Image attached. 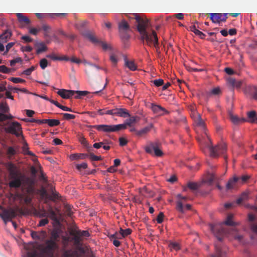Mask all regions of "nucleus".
<instances>
[{"label":"nucleus","instance_id":"obj_1","mask_svg":"<svg viewBox=\"0 0 257 257\" xmlns=\"http://www.w3.org/2000/svg\"><path fill=\"white\" fill-rule=\"evenodd\" d=\"M132 19L136 20L137 24V29L140 35V39L144 43L151 46L153 45L158 50V38L156 32L150 28L151 23L148 19L145 16L134 14Z\"/></svg>","mask_w":257,"mask_h":257},{"label":"nucleus","instance_id":"obj_2","mask_svg":"<svg viewBox=\"0 0 257 257\" xmlns=\"http://www.w3.org/2000/svg\"><path fill=\"white\" fill-rule=\"evenodd\" d=\"M61 233L60 229H54L51 233L50 239L45 241L42 249V253L34 247L33 249L27 252L26 257H43V255L53 257L55 251L59 248L57 242L59 240Z\"/></svg>","mask_w":257,"mask_h":257},{"label":"nucleus","instance_id":"obj_3","mask_svg":"<svg viewBox=\"0 0 257 257\" xmlns=\"http://www.w3.org/2000/svg\"><path fill=\"white\" fill-rule=\"evenodd\" d=\"M7 167L10 174V181L9 183L10 187L19 188L22 186L24 181L27 185V193L29 195L33 194L35 193L34 181L32 179L29 177L25 178V176L17 170L15 165L12 163H8Z\"/></svg>","mask_w":257,"mask_h":257},{"label":"nucleus","instance_id":"obj_4","mask_svg":"<svg viewBox=\"0 0 257 257\" xmlns=\"http://www.w3.org/2000/svg\"><path fill=\"white\" fill-rule=\"evenodd\" d=\"M136 122V117L132 116L129 119L125 120L124 123L119 124L116 125H90V128H95L98 131L103 132L105 133H110L117 132L121 130H124L126 128L127 126H131L133 123Z\"/></svg>","mask_w":257,"mask_h":257},{"label":"nucleus","instance_id":"obj_5","mask_svg":"<svg viewBox=\"0 0 257 257\" xmlns=\"http://www.w3.org/2000/svg\"><path fill=\"white\" fill-rule=\"evenodd\" d=\"M206 147L210 152V155L213 158L218 157L220 155H223L226 151V145L225 143H221L215 147L207 143Z\"/></svg>","mask_w":257,"mask_h":257},{"label":"nucleus","instance_id":"obj_6","mask_svg":"<svg viewBox=\"0 0 257 257\" xmlns=\"http://www.w3.org/2000/svg\"><path fill=\"white\" fill-rule=\"evenodd\" d=\"M82 35L86 38L88 39L94 45L101 46L104 50L111 49V47L110 46L107 45L105 42L98 39L91 31H85L82 33Z\"/></svg>","mask_w":257,"mask_h":257},{"label":"nucleus","instance_id":"obj_7","mask_svg":"<svg viewBox=\"0 0 257 257\" xmlns=\"http://www.w3.org/2000/svg\"><path fill=\"white\" fill-rule=\"evenodd\" d=\"M5 125H8L7 127L5 128V131L7 133L15 135L18 137L22 135V128L19 122H8Z\"/></svg>","mask_w":257,"mask_h":257},{"label":"nucleus","instance_id":"obj_8","mask_svg":"<svg viewBox=\"0 0 257 257\" xmlns=\"http://www.w3.org/2000/svg\"><path fill=\"white\" fill-rule=\"evenodd\" d=\"M145 151L148 153L154 155L157 157H161L163 153L160 149V144L158 142L151 143L145 147Z\"/></svg>","mask_w":257,"mask_h":257},{"label":"nucleus","instance_id":"obj_9","mask_svg":"<svg viewBox=\"0 0 257 257\" xmlns=\"http://www.w3.org/2000/svg\"><path fill=\"white\" fill-rule=\"evenodd\" d=\"M210 230L214 233L217 238L221 241L222 239V235L226 233L225 230L222 227V224H212L209 225Z\"/></svg>","mask_w":257,"mask_h":257},{"label":"nucleus","instance_id":"obj_10","mask_svg":"<svg viewBox=\"0 0 257 257\" xmlns=\"http://www.w3.org/2000/svg\"><path fill=\"white\" fill-rule=\"evenodd\" d=\"M9 107L6 103L2 102L0 103V121L11 119L13 118V116L11 114H5L9 112Z\"/></svg>","mask_w":257,"mask_h":257},{"label":"nucleus","instance_id":"obj_11","mask_svg":"<svg viewBox=\"0 0 257 257\" xmlns=\"http://www.w3.org/2000/svg\"><path fill=\"white\" fill-rule=\"evenodd\" d=\"M228 13H210L209 14L212 23L218 24L225 22L228 18Z\"/></svg>","mask_w":257,"mask_h":257},{"label":"nucleus","instance_id":"obj_12","mask_svg":"<svg viewBox=\"0 0 257 257\" xmlns=\"http://www.w3.org/2000/svg\"><path fill=\"white\" fill-rule=\"evenodd\" d=\"M17 215L16 211L11 208L10 209H5L0 214L5 223L6 224L8 221H10L12 219L15 218Z\"/></svg>","mask_w":257,"mask_h":257},{"label":"nucleus","instance_id":"obj_13","mask_svg":"<svg viewBox=\"0 0 257 257\" xmlns=\"http://www.w3.org/2000/svg\"><path fill=\"white\" fill-rule=\"evenodd\" d=\"M67 14L66 13H49V14H43V13H36V16L38 19H42L46 17H50L52 19H56V18H63L66 16Z\"/></svg>","mask_w":257,"mask_h":257},{"label":"nucleus","instance_id":"obj_14","mask_svg":"<svg viewBox=\"0 0 257 257\" xmlns=\"http://www.w3.org/2000/svg\"><path fill=\"white\" fill-rule=\"evenodd\" d=\"M57 94L64 99H69L75 94V92L74 90L62 89L59 90Z\"/></svg>","mask_w":257,"mask_h":257},{"label":"nucleus","instance_id":"obj_15","mask_svg":"<svg viewBox=\"0 0 257 257\" xmlns=\"http://www.w3.org/2000/svg\"><path fill=\"white\" fill-rule=\"evenodd\" d=\"M151 108L154 113L158 115H163L164 113H168V111L161 105L152 103Z\"/></svg>","mask_w":257,"mask_h":257},{"label":"nucleus","instance_id":"obj_16","mask_svg":"<svg viewBox=\"0 0 257 257\" xmlns=\"http://www.w3.org/2000/svg\"><path fill=\"white\" fill-rule=\"evenodd\" d=\"M191 206L190 204H186L184 206L183 204V201L181 200H178L176 202V209L177 211L181 213H184L186 210H190Z\"/></svg>","mask_w":257,"mask_h":257},{"label":"nucleus","instance_id":"obj_17","mask_svg":"<svg viewBox=\"0 0 257 257\" xmlns=\"http://www.w3.org/2000/svg\"><path fill=\"white\" fill-rule=\"evenodd\" d=\"M115 115L125 118L130 116V114L128 110L125 108H115Z\"/></svg>","mask_w":257,"mask_h":257},{"label":"nucleus","instance_id":"obj_18","mask_svg":"<svg viewBox=\"0 0 257 257\" xmlns=\"http://www.w3.org/2000/svg\"><path fill=\"white\" fill-rule=\"evenodd\" d=\"M240 181L239 178L237 177H234L233 178L229 179L226 185V188L227 190H230L234 188L238 182Z\"/></svg>","mask_w":257,"mask_h":257},{"label":"nucleus","instance_id":"obj_19","mask_svg":"<svg viewBox=\"0 0 257 257\" xmlns=\"http://www.w3.org/2000/svg\"><path fill=\"white\" fill-rule=\"evenodd\" d=\"M153 127V125L150 124L149 125L142 128L136 132V136L139 137H142L146 136Z\"/></svg>","mask_w":257,"mask_h":257},{"label":"nucleus","instance_id":"obj_20","mask_svg":"<svg viewBox=\"0 0 257 257\" xmlns=\"http://www.w3.org/2000/svg\"><path fill=\"white\" fill-rule=\"evenodd\" d=\"M79 234V232L77 231V230H72L70 232V234L73 236V240L76 245L81 244V236Z\"/></svg>","mask_w":257,"mask_h":257},{"label":"nucleus","instance_id":"obj_21","mask_svg":"<svg viewBox=\"0 0 257 257\" xmlns=\"http://www.w3.org/2000/svg\"><path fill=\"white\" fill-rule=\"evenodd\" d=\"M46 233L45 231H42L40 232H38L36 231H32L31 233V236L34 239L36 240H42L43 239L45 236Z\"/></svg>","mask_w":257,"mask_h":257},{"label":"nucleus","instance_id":"obj_22","mask_svg":"<svg viewBox=\"0 0 257 257\" xmlns=\"http://www.w3.org/2000/svg\"><path fill=\"white\" fill-rule=\"evenodd\" d=\"M19 153V147L16 146L15 147H9L8 148L7 151V155L8 158L11 159L12 157Z\"/></svg>","mask_w":257,"mask_h":257},{"label":"nucleus","instance_id":"obj_23","mask_svg":"<svg viewBox=\"0 0 257 257\" xmlns=\"http://www.w3.org/2000/svg\"><path fill=\"white\" fill-rule=\"evenodd\" d=\"M17 17L18 18L19 22L21 24H25L26 25H29L30 24L31 21L28 18L26 17L22 13H17L16 14Z\"/></svg>","mask_w":257,"mask_h":257},{"label":"nucleus","instance_id":"obj_24","mask_svg":"<svg viewBox=\"0 0 257 257\" xmlns=\"http://www.w3.org/2000/svg\"><path fill=\"white\" fill-rule=\"evenodd\" d=\"M47 58H50L53 61H62V60H65V61H69V58L67 56H56L55 53H51L50 54H48L46 56Z\"/></svg>","mask_w":257,"mask_h":257},{"label":"nucleus","instance_id":"obj_25","mask_svg":"<svg viewBox=\"0 0 257 257\" xmlns=\"http://www.w3.org/2000/svg\"><path fill=\"white\" fill-rule=\"evenodd\" d=\"M79 141L81 144L87 149L88 152L93 151L92 147L89 145V143L86 141L84 136H80L79 138Z\"/></svg>","mask_w":257,"mask_h":257},{"label":"nucleus","instance_id":"obj_26","mask_svg":"<svg viewBox=\"0 0 257 257\" xmlns=\"http://www.w3.org/2000/svg\"><path fill=\"white\" fill-rule=\"evenodd\" d=\"M35 46L36 47H37L36 53L38 54H39L43 52L46 51L47 49V47L43 42H36L35 44Z\"/></svg>","mask_w":257,"mask_h":257},{"label":"nucleus","instance_id":"obj_27","mask_svg":"<svg viewBox=\"0 0 257 257\" xmlns=\"http://www.w3.org/2000/svg\"><path fill=\"white\" fill-rule=\"evenodd\" d=\"M130 29V25L128 23L124 20H122L118 23V30L119 31H128Z\"/></svg>","mask_w":257,"mask_h":257},{"label":"nucleus","instance_id":"obj_28","mask_svg":"<svg viewBox=\"0 0 257 257\" xmlns=\"http://www.w3.org/2000/svg\"><path fill=\"white\" fill-rule=\"evenodd\" d=\"M233 217V214H229L227 216L226 220L223 223V224H224L228 225V226H235L236 225H237L238 224L237 223L234 222L232 220Z\"/></svg>","mask_w":257,"mask_h":257},{"label":"nucleus","instance_id":"obj_29","mask_svg":"<svg viewBox=\"0 0 257 257\" xmlns=\"http://www.w3.org/2000/svg\"><path fill=\"white\" fill-rule=\"evenodd\" d=\"M89 67L86 69L85 72L87 75H90L92 73H93V71L94 69H96L97 70L100 69L101 67L99 66L92 64V63H88Z\"/></svg>","mask_w":257,"mask_h":257},{"label":"nucleus","instance_id":"obj_30","mask_svg":"<svg viewBox=\"0 0 257 257\" xmlns=\"http://www.w3.org/2000/svg\"><path fill=\"white\" fill-rule=\"evenodd\" d=\"M62 257H78V253L72 249L66 250L63 252Z\"/></svg>","mask_w":257,"mask_h":257},{"label":"nucleus","instance_id":"obj_31","mask_svg":"<svg viewBox=\"0 0 257 257\" xmlns=\"http://www.w3.org/2000/svg\"><path fill=\"white\" fill-rule=\"evenodd\" d=\"M119 33L120 38L123 43H125L129 40L130 36L128 34L127 31H119Z\"/></svg>","mask_w":257,"mask_h":257},{"label":"nucleus","instance_id":"obj_32","mask_svg":"<svg viewBox=\"0 0 257 257\" xmlns=\"http://www.w3.org/2000/svg\"><path fill=\"white\" fill-rule=\"evenodd\" d=\"M125 65L131 71H135L137 66L134 61H128L126 58L124 59Z\"/></svg>","mask_w":257,"mask_h":257},{"label":"nucleus","instance_id":"obj_33","mask_svg":"<svg viewBox=\"0 0 257 257\" xmlns=\"http://www.w3.org/2000/svg\"><path fill=\"white\" fill-rule=\"evenodd\" d=\"M22 152L24 155H29L32 157L35 156V154L33 152L29 150L28 145L26 142H24L23 144Z\"/></svg>","mask_w":257,"mask_h":257},{"label":"nucleus","instance_id":"obj_34","mask_svg":"<svg viewBox=\"0 0 257 257\" xmlns=\"http://www.w3.org/2000/svg\"><path fill=\"white\" fill-rule=\"evenodd\" d=\"M249 93L252 95L254 99H257V87L255 86H250L247 88Z\"/></svg>","mask_w":257,"mask_h":257},{"label":"nucleus","instance_id":"obj_35","mask_svg":"<svg viewBox=\"0 0 257 257\" xmlns=\"http://www.w3.org/2000/svg\"><path fill=\"white\" fill-rule=\"evenodd\" d=\"M168 247L170 250H175L178 251L180 249V244L176 242H172L170 241L169 242L168 244Z\"/></svg>","mask_w":257,"mask_h":257},{"label":"nucleus","instance_id":"obj_36","mask_svg":"<svg viewBox=\"0 0 257 257\" xmlns=\"http://www.w3.org/2000/svg\"><path fill=\"white\" fill-rule=\"evenodd\" d=\"M45 123H47L50 126L53 127L58 125L60 122L58 119H45Z\"/></svg>","mask_w":257,"mask_h":257},{"label":"nucleus","instance_id":"obj_37","mask_svg":"<svg viewBox=\"0 0 257 257\" xmlns=\"http://www.w3.org/2000/svg\"><path fill=\"white\" fill-rule=\"evenodd\" d=\"M212 257H226L225 252L222 251L219 247H216L215 253L212 254Z\"/></svg>","mask_w":257,"mask_h":257},{"label":"nucleus","instance_id":"obj_38","mask_svg":"<svg viewBox=\"0 0 257 257\" xmlns=\"http://www.w3.org/2000/svg\"><path fill=\"white\" fill-rule=\"evenodd\" d=\"M47 212H48V216H49L52 219H56L57 214L51 205L48 206V211Z\"/></svg>","mask_w":257,"mask_h":257},{"label":"nucleus","instance_id":"obj_39","mask_svg":"<svg viewBox=\"0 0 257 257\" xmlns=\"http://www.w3.org/2000/svg\"><path fill=\"white\" fill-rule=\"evenodd\" d=\"M132 232V230L130 228H127L125 229H123L120 228L119 230V235L121 238L125 237V236L130 235Z\"/></svg>","mask_w":257,"mask_h":257},{"label":"nucleus","instance_id":"obj_40","mask_svg":"<svg viewBox=\"0 0 257 257\" xmlns=\"http://www.w3.org/2000/svg\"><path fill=\"white\" fill-rule=\"evenodd\" d=\"M195 121L198 126L201 127L203 128H205V122L203 121V120L201 118V116L199 114H197V116H196L195 119Z\"/></svg>","mask_w":257,"mask_h":257},{"label":"nucleus","instance_id":"obj_41","mask_svg":"<svg viewBox=\"0 0 257 257\" xmlns=\"http://www.w3.org/2000/svg\"><path fill=\"white\" fill-rule=\"evenodd\" d=\"M230 118L231 121L234 124H238L240 122H243L245 121V119L243 118H239L236 115H230Z\"/></svg>","mask_w":257,"mask_h":257},{"label":"nucleus","instance_id":"obj_42","mask_svg":"<svg viewBox=\"0 0 257 257\" xmlns=\"http://www.w3.org/2000/svg\"><path fill=\"white\" fill-rule=\"evenodd\" d=\"M187 186L191 190L195 191L200 187L201 185L200 184L195 182H189Z\"/></svg>","mask_w":257,"mask_h":257},{"label":"nucleus","instance_id":"obj_43","mask_svg":"<svg viewBox=\"0 0 257 257\" xmlns=\"http://www.w3.org/2000/svg\"><path fill=\"white\" fill-rule=\"evenodd\" d=\"M44 31L45 37H49L50 36L49 33L51 29V28L49 25L44 24L42 26L41 28Z\"/></svg>","mask_w":257,"mask_h":257},{"label":"nucleus","instance_id":"obj_44","mask_svg":"<svg viewBox=\"0 0 257 257\" xmlns=\"http://www.w3.org/2000/svg\"><path fill=\"white\" fill-rule=\"evenodd\" d=\"M12 35V33L10 31L7 30L4 33H3L1 36L0 38L6 42L7 39L10 38Z\"/></svg>","mask_w":257,"mask_h":257},{"label":"nucleus","instance_id":"obj_45","mask_svg":"<svg viewBox=\"0 0 257 257\" xmlns=\"http://www.w3.org/2000/svg\"><path fill=\"white\" fill-rule=\"evenodd\" d=\"M75 94L77 95L75 96V98H80L82 96H85L86 94L89 93V92L87 91H75Z\"/></svg>","mask_w":257,"mask_h":257},{"label":"nucleus","instance_id":"obj_46","mask_svg":"<svg viewBox=\"0 0 257 257\" xmlns=\"http://www.w3.org/2000/svg\"><path fill=\"white\" fill-rule=\"evenodd\" d=\"M50 190L52 191L51 199L53 201H54L56 199H58L59 198V194L58 193L54 192V188L53 186L50 187Z\"/></svg>","mask_w":257,"mask_h":257},{"label":"nucleus","instance_id":"obj_47","mask_svg":"<svg viewBox=\"0 0 257 257\" xmlns=\"http://www.w3.org/2000/svg\"><path fill=\"white\" fill-rule=\"evenodd\" d=\"M92 151L89 152V157L92 161H99L101 160V157L100 156H97L95 155L94 154L91 153Z\"/></svg>","mask_w":257,"mask_h":257},{"label":"nucleus","instance_id":"obj_48","mask_svg":"<svg viewBox=\"0 0 257 257\" xmlns=\"http://www.w3.org/2000/svg\"><path fill=\"white\" fill-rule=\"evenodd\" d=\"M36 67L37 66H32L30 68L24 70L23 72V74L27 76L30 75L32 72L36 69Z\"/></svg>","mask_w":257,"mask_h":257},{"label":"nucleus","instance_id":"obj_49","mask_svg":"<svg viewBox=\"0 0 257 257\" xmlns=\"http://www.w3.org/2000/svg\"><path fill=\"white\" fill-rule=\"evenodd\" d=\"M37 215L40 217H46L48 216V212L44 209H42L38 211Z\"/></svg>","mask_w":257,"mask_h":257},{"label":"nucleus","instance_id":"obj_50","mask_svg":"<svg viewBox=\"0 0 257 257\" xmlns=\"http://www.w3.org/2000/svg\"><path fill=\"white\" fill-rule=\"evenodd\" d=\"M40 66L42 69H45L48 66V61L46 59L43 58L40 61Z\"/></svg>","mask_w":257,"mask_h":257},{"label":"nucleus","instance_id":"obj_51","mask_svg":"<svg viewBox=\"0 0 257 257\" xmlns=\"http://www.w3.org/2000/svg\"><path fill=\"white\" fill-rule=\"evenodd\" d=\"M27 122H36L39 124L45 123V119H36L35 118H32L31 119L28 120L27 119H24Z\"/></svg>","mask_w":257,"mask_h":257},{"label":"nucleus","instance_id":"obj_52","mask_svg":"<svg viewBox=\"0 0 257 257\" xmlns=\"http://www.w3.org/2000/svg\"><path fill=\"white\" fill-rule=\"evenodd\" d=\"M249 226L251 230L253 232L257 234V221L250 223Z\"/></svg>","mask_w":257,"mask_h":257},{"label":"nucleus","instance_id":"obj_53","mask_svg":"<svg viewBox=\"0 0 257 257\" xmlns=\"http://www.w3.org/2000/svg\"><path fill=\"white\" fill-rule=\"evenodd\" d=\"M63 118L66 120H70L72 119H74L75 118V115L74 114L64 113H62Z\"/></svg>","mask_w":257,"mask_h":257},{"label":"nucleus","instance_id":"obj_54","mask_svg":"<svg viewBox=\"0 0 257 257\" xmlns=\"http://www.w3.org/2000/svg\"><path fill=\"white\" fill-rule=\"evenodd\" d=\"M10 80L15 83H24L25 80L20 78L11 77Z\"/></svg>","mask_w":257,"mask_h":257},{"label":"nucleus","instance_id":"obj_55","mask_svg":"<svg viewBox=\"0 0 257 257\" xmlns=\"http://www.w3.org/2000/svg\"><path fill=\"white\" fill-rule=\"evenodd\" d=\"M41 29H37L35 28H30L29 32L30 34L34 35H37L38 32L40 31Z\"/></svg>","mask_w":257,"mask_h":257},{"label":"nucleus","instance_id":"obj_56","mask_svg":"<svg viewBox=\"0 0 257 257\" xmlns=\"http://www.w3.org/2000/svg\"><path fill=\"white\" fill-rule=\"evenodd\" d=\"M153 83L157 87L161 86L164 84V80L162 79H155L153 81Z\"/></svg>","mask_w":257,"mask_h":257},{"label":"nucleus","instance_id":"obj_57","mask_svg":"<svg viewBox=\"0 0 257 257\" xmlns=\"http://www.w3.org/2000/svg\"><path fill=\"white\" fill-rule=\"evenodd\" d=\"M10 69L7 68L5 65L0 66V72L8 74L10 73Z\"/></svg>","mask_w":257,"mask_h":257},{"label":"nucleus","instance_id":"obj_58","mask_svg":"<svg viewBox=\"0 0 257 257\" xmlns=\"http://www.w3.org/2000/svg\"><path fill=\"white\" fill-rule=\"evenodd\" d=\"M164 215L163 212H160L158 215L157 216L156 220L157 221V223H161L163 221V218H164Z\"/></svg>","mask_w":257,"mask_h":257},{"label":"nucleus","instance_id":"obj_59","mask_svg":"<svg viewBox=\"0 0 257 257\" xmlns=\"http://www.w3.org/2000/svg\"><path fill=\"white\" fill-rule=\"evenodd\" d=\"M76 168L79 170H81V169H85L87 168V164L86 163H82L80 164L77 165Z\"/></svg>","mask_w":257,"mask_h":257},{"label":"nucleus","instance_id":"obj_60","mask_svg":"<svg viewBox=\"0 0 257 257\" xmlns=\"http://www.w3.org/2000/svg\"><path fill=\"white\" fill-rule=\"evenodd\" d=\"M21 39L26 43H30L33 41V39L29 36H23Z\"/></svg>","mask_w":257,"mask_h":257},{"label":"nucleus","instance_id":"obj_61","mask_svg":"<svg viewBox=\"0 0 257 257\" xmlns=\"http://www.w3.org/2000/svg\"><path fill=\"white\" fill-rule=\"evenodd\" d=\"M22 62V59L20 57L16 58L10 61V65L12 66H13L15 65V64L17 63H19Z\"/></svg>","mask_w":257,"mask_h":257},{"label":"nucleus","instance_id":"obj_62","mask_svg":"<svg viewBox=\"0 0 257 257\" xmlns=\"http://www.w3.org/2000/svg\"><path fill=\"white\" fill-rule=\"evenodd\" d=\"M256 115V112L254 111H251L247 113L248 117L251 120L254 119Z\"/></svg>","mask_w":257,"mask_h":257},{"label":"nucleus","instance_id":"obj_63","mask_svg":"<svg viewBox=\"0 0 257 257\" xmlns=\"http://www.w3.org/2000/svg\"><path fill=\"white\" fill-rule=\"evenodd\" d=\"M119 145L120 146H124L126 145L127 143V140L124 138H119Z\"/></svg>","mask_w":257,"mask_h":257},{"label":"nucleus","instance_id":"obj_64","mask_svg":"<svg viewBox=\"0 0 257 257\" xmlns=\"http://www.w3.org/2000/svg\"><path fill=\"white\" fill-rule=\"evenodd\" d=\"M215 177L214 174H211L210 176L207 178L206 182L209 184H211L215 180Z\"/></svg>","mask_w":257,"mask_h":257}]
</instances>
